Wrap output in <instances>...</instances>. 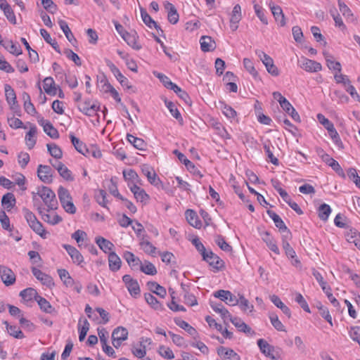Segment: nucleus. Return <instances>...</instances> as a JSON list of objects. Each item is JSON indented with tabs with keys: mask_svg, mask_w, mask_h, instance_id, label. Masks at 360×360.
Masks as SVG:
<instances>
[{
	"mask_svg": "<svg viewBox=\"0 0 360 360\" xmlns=\"http://www.w3.org/2000/svg\"><path fill=\"white\" fill-rule=\"evenodd\" d=\"M37 195L40 196L44 204L48 207V210L58 208L56 194L50 188L43 186L39 188Z\"/></svg>",
	"mask_w": 360,
	"mask_h": 360,
	"instance_id": "1",
	"label": "nucleus"
},
{
	"mask_svg": "<svg viewBox=\"0 0 360 360\" xmlns=\"http://www.w3.org/2000/svg\"><path fill=\"white\" fill-rule=\"evenodd\" d=\"M58 195L62 207L65 212L70 214L76 212V207L72 201V197L68 189L60 186L58 190Z\"/></svg>",
	"mask_w": 360,
	"mask_h": 360,
	"instance_id": "2",
	"label": "nucleus"
},
{
	"mask_svg": "<svg viewBox=\"0 0 360 360\" xmlns=\"http://www.w3.org/2000/svg\"><path fill=\"white\" fill-rule=\"evenodd\" d=\"M202 260L206 262L214 272H218L225 268V262L212 250H208L202 257Z\"/></svg>",
	"mask_w": 360,
	"mask_h": 360,
	"instance_id": "3",
	"label": "nucleus"
},
{
	"mask_svg": "<svg viewBox=\"0 0 360 360\" xmlns=\"http://www.w3.org/2000/svg\"><path fill=\"white\" fill-rule=\"evenodd\" d=\"M313 276L315 277L317 282L319 283L323 291L326 294L329 301L335 307H339L340 303L338 300L333 295L331 292L330 287L327 284V283L324 281L323 277L321 274L316 269H313L312 271Z\"/></svg>",
	"mask_w": 360,
	"mask_h": 360,
	"instance_id": "4",
	"label": "nucleus"
},
{
	"mask_svg": "<svg viewBox=\"0 0 360 360\" xmlns=\"http://www.w3.org/2000/svg\"><path fill=\"white\" fill-rule=\"evenodd\" d=\"M255 53L265 65L266 69L269 74L274 77L279 75L280 72L278 68L274 65V60L271 57L260 50H256Z\"/></svg>",
	"mask_w": 360,
	"mask_h": 360,
	"instance_id": "5",
	"label": "nucleus"
},
{
	"mask_svg": "<svg viewBox=\"0 0 360 360\" xmlns=\"http://www.w3.org/2000/svg\"><path fill=\"white\" fill-rule=\"evenodd\" d=\"M5 96L7 103L10 105L11 109L18 115L20 116V106L18 104L15 93L13 89L9 84H5Z\"/></svg>",
	"mask_w": 360,
	"mask_h": 360,
	"instance_id": "6",
	"label": "nucleus"
},
{
	"mask_svg": "<svg viewBox=\"0 0 360 360\" xmlns=\"http://www.w3.org/2000/svg\"><path fill=\"white\" fill-rule=\"evenodd\" d=\"M128 338V330L127 328L119 326L115 328L112 333V342L115 348L121 346L123 341Z\"/></svg>",
	"mask_w": 360,
	"mask_h": 360,
	"instance_id": "7",
	"label": "nucleus"
},
{
	"mask_svg": "<svg viewBox=\"0 0 360 360\" xmlns=\"http://www.w3.org/2000/svg\"><path fill=\"white\" fill-rule=\"evenodd\" d=\"M269 217L274 221L275 226L279 229V231L283 233L285 237H292L290 231L285 226L282 219L275 212L268 210L266 211Z\"/></svg>",
	"mask_w": 360,
	"mask_h": 360,
	"instance_id": "8",
	"label": "nucleus"
},
{
	"mask_svg": "<svg viewBox=\"0 0 360 360\" xmlns=\"http://www.w3.org/2000/svg\"><path fill=\"white\" fill-rule=\"evenodd\" d=\"M173 153L176 155L181 162H182L186 167V169L194 175L198 176L200 178L202 177V174L195 165L190 161L186 157L181 153L179 150L176 149L173 151Z\"/></svg>",
	"mask_w": 360,
	"mask_h": 360,
	"instance_id": "9",
	"label": "nucleus"
},
{
	"mask_svg": "<svg viewBox=\"0 0 360 360\" xmlns=\"http://www.w3.org/2000/svg\"><path fill=\"white\" fill-rule=\"evenodd\" d=\"M214 296L231 306L238 305V298L229 290H219L214 292Z\"/></svg>",
	"mask_w": 360,
	"mask_h": 360,
	"instance_id": "10",
	"label": "nucleus"
},
{
	"mask_svg": "<svg viewBox=\"0 0 360 360\" xmlns=\"http://www.w3.org/2000/svg\"><path fill=\"white\" fill-rule=\"evenodd\" d=\"M142 173L147 177L150 184L155 186L162 184V181L156 174L155 170L148 165H143L141 167Z\"/></svg>",
	"mask_w": 360,
	"mask_h": 360,
	"instance_id": "11",
	"label": "nucleus"
},
{
	"mask_svg": "<svg viewBox=\"0 0 360 360\" xmlns=\"http://www.w3.org/2000/svg\"><path fill=\"white\" fill-rule=\"evenodd\" d=\"M39 179L45 184H50L53 181V170L49 165H39L37 168Z\"/></svg>",
	"mask_w": 360,
	"mask_h": 360,
	"instance_id": "12",
	"label": "nucleus"
},
{
	"mask_svg": "<svg viewBox=\"0 0 360 360\" xmlns=\"http://www.w3.org/2000/svg\"><path fill=\"white\" fill-rule=\"evenodd\" d=\"M128 186L129 187L130 191L133 193L134 198L138 202H141L143 204H146L148 202L150 197L143 188H141L136 184H134L131 186L129 183H128Z\"/></svg>",
	"mask_w": 360,
	"mask_h": 360,
	"instance_id": "13",
	"label": "nucleus"
},
{
	"mask_svg": "<svg viewBox=\"0 0 360 360\" xmlns=\"http://www.w3.org/2000/svg\"><path fill=\"white\" fill-rule=\"evenodd\" d=\"M300 66L303 70L309 72H316L322 69V65L320 63L304 57L300 62Z\"/></svg>",
	"mask_w": 360,
	"mask_h": 360,
	"instance_id": "14",
	"label": "nucleus"
},
{
	"mask_svg": "<svg viewBox=\"0 0 360 360\" xmlns=\"http://www.w3.org/2000/svg\"><path fill=\"white\" fill-rule=\"evenodd\" d=\"M0 276L3 283L6 285H11L15 281V275L8 267L0 265Z\"/></svg>",
	"mask_w": 360,
	"mask_h": 360,
	"instance_id": "15",
	"label": "nucleus"
},
{
	"mask_svg": "<svg viewBox=\"0 0 360 360\" xmlns=\"http://www.w3.org/2000/svg\"><path fill=\"white\" fill-rule=\"evenodd\" d=\"M38 122L43 127L44 132L51 139H56L59 138V133L58 130L49 120H45L44 118H41L38 120Z\"/></svg>",
	"mask_w": 360,
	"mask_h": 360,
	"instance_id": "16",
	"label": "nucleus"
},
{
	"mask_svg": "<svg viewBox=\"0 0 360 360\" xmlns=\"http://www.w3.org/2000/svg\"><path fill=\"white\" fill-rule=\"evenodd\" d=\"M262 240L266 243V246L276 255L280 254L279 249L276 242L269 231H263L260 233Z\"/></svg>",
	"mask_w": 360,
	"mask_h": 360,
	"instance_id": "17",
	"label": "nucleus"
},
{
	"mask_svg": "<svg viewBox=\"0 0 360 360\" xmlns=\"http://www.w3.org/2000/svg\"><path fill=\"white\" fill-rule=\"evenodd\" d=\"M241 17V7L239 4H236L233 8L230 19V28L232 31H236L238 29V24L240 21Z\"/></svg>",
	"mask_w": 360,
	"mask_h": 360,
	"instance_id": "18",
	"label": "nucleus"
},
{
	"mask_svg": "<svg viewBox=\"0 0 360 360\" xmlns=\"http://www.w3.org/2000/svg\"><path fill=\"white\" fill-rule=\"evenodd\" d=\"M95 242L104 253L109 255L110 252H114L115 245L109 240L98 236L95 238Z\"/></svg>",
	"mask_w": 360,
	"mask_h": 360,
	"instance_id": "19",
	"label": "nucleus"
},
{
	"mask_svg": "<svg viewBox=\"0 0 360 360\" xmlns=\"http://www.w3.org/2000/svg\"><path fill=\"white\" fill-rule=\"evenodd\" d=\"M31 270L35 278L37 280L40 281L42 283V284L46 285L49 287L53 285V279L50 276L42 272L41 270L36 267H32Z\"/></svg>",
	"mask_w": 360,
	"mask_h": 360,
	"instance_id": "20",
	"label": "nucleus"
},
{
	"mask_svg": "<svg viewBox=\"0 0 360 360\" xmlns=\"http://www.w3.org/2000/svg\"><path fill=\"white\" fill-rule=\"evenodd\" d=\"M0 8L4 11V14L11 23L13 25L16 24V18L14 12L6 0H0Z\"/></svg>",
	"mask_w": 360,
	"mask_h": 360,
	"instance_id": "21",
	"label": "nucleus"
},
{
	"mask_svg": "<svg viewBox=\"0 0 360 360\" xmlns=\"http://www.w3.org/2000/svg\"><path fill=\"white\" fill-rule=\"evenodd\" d=\"M109 269L112 272L119 271L122 266L120 257L115 252H110L108 257Z\"/></svg>",
	"mask_w": 360,
	"mask_h": 360,
	"instance_id": "22",
	"label": "nucleus"
},
{
	"mask_svg": "<svg viewBox=\"0 0 360 360\" xmlns=\"http://www.w3.org/2000/svg\"><path fill=\"white\" fill-rule=\"evenodd\" d=\"M270 9L276 22L281 26L285 25V18L282 8L279 6L271 5Z\"/></svg>",
	"mask_w": 360,
	"mask_h": 360,
	"instance_id": "23",
	"label": "nucleus"
},
{
	"mask_svg": "<svg viewBox=\"0 0 360 360\" xmlns=\"http://www.w3.org/2000/svg\"><path fill=\"white\" fill-rule=\"evenodd\" d=\"M185 216L188 223L195 229H200L202 222L199 219L195 211L188 209L185 212Z\"/></svg>",
	"mask_w": 360,
	"mask_h": 360,
	"instance_id": "24",
	"label": "nucleus"
},
{
	"mask_svg": "<svg viewBox=\"0 0 360 360\" xmlns=\"http://www.w3.org/2000/svg\"><path fill=\"white\" fill-rule=\"evenodd\" d=\"M165 8L168 12V21L172 25L176 24L179 22V15L175 6L172 3L167 1L165 4Z\"/></svg>",
	"mask_w": 360,
	"mask_h": 360,
	"instance_id": "25",
	"label": "nucleus"
},
{
	"mask_svg": "<svg viewBox=\"0 0 360 360\" xmlns=\"http://www.w3.org/2000/svg\"><path fill=\"white\" fill-rule=\"evenodd\" d=\"M200 44L203 52L212 51L216 49L215 41L210 36H202L200 39Z\"/></svg>",
	"mask_w": 360,
	"mask_h": 360,
	"instance_id": "26",
	"label": "nucleus"
},
{
	"mask_svg": "<svg viewBox=\"0 0 360 360\" xmlns=\"http://www.w3.org/2000/svg\"><path fill=\"white\" fill-rule=\"evenodd\" d=\"M257 345L262 354L270 357L272 360L276 359V356L271 354L274 347L269 345L266 340L264 339H259L257 340Z\"/></svg>",
	"mask_w": 360,
	"mask_h": 360,
	"instance_id": "27",
	"label": "nucleus"
},
{
	"mask_svg": "<svg viewBox=\"0 0 360 360\" xmlns=\"http://www.w3.org/2000/svg\"><path fill=\"white\" fill-rule=\"evenodd\" d=\"M63 247L68 252L74 263L77 264H82L83 262V257L75 247L67 244L63 245Z\"/></svg>",
	"mask_w": 360,
	"mask_h": 360,
	"instance_id": "28",
	"label": "nucleus"
},
{
	"mask_svg": "<svg viewBox=\"0 0 360 360\" xmlns=\"http://www.w3.org/2000/svg\"><path fill=\"white\" fill-rule=\"evenodd\" d=\"M141 15L143 22L150 28H155L158 31L160 30L162 33H163V30L161 29L160 26L152 19V18L148 15L146 10L143 8H141Z\"/></svg>",
	"mask_w": 360,
	"mask_h": 360,
	"instance_id": "29",
	"label": "nucleus"
},
{
	"mask_svg": "<svg viewBox=\"0 0 360 360\" xmlns=\"http://www.w3.org/2000/svg\"><path fill=\"white\" fill-rule=\"evenodd\" d=\"M174 323L181 328L185 330L189 335H191L195 340H196L198 335L195 328L188 324L186 321L180 318H175Z\"/></svg>",
	"mask_w": 360,
	"mask_h": 360,
	"instance_id": "30",
	"label": "nucleus"
},
{
	"mask_svg": "<svg viewBox=\"0 0 360 360\" xmlns=\"http://www.w3.org/2000/svg\"><path fill=\"white\" fill-rule=\"evenodd\" d=\"M79 331V340L82 342L86 335L88 330H89V323L87 319L84 317H81L79 320L78 325Z\"/></svg>",
	"mask_w": 360,
	"mask_h": 360,
	"instance_id": "31",
	"label": "nucleus"
},
{
	"mask_svg": "<svg viewBox=\"0 0 360 360\" xmlns=\"http://www.w3.org/2000/svg\"><path fill=\"white\" fill-rule=\"evenodd\" d=\"M346 240L354 243V245L360 250V233L356 229H349L345 234Z\"/></svg>",
	"mask_w": 360,
	"mask_h": 360,
	"instance_id": "32",
	"label": "nucleus"
},
{
	"mask_svg": "<svg viewBox=\"0 0 360 360\" xmlns=\"http://www.w3.org/2000/svg\"><path fill=\"white\" fill-rule=\"evenodd\" d=\"M37 134V127L35 125L32 124L30 126L29 131L25 135V142L27 148L29 149H32L36 144V137L35 135Z\"/></svg>",
	"mask_w": 360,
	"mask_h": 360,
	"instance_id": "33",
	"label": "nucleus"
},
{
	"mask_svg": "<svg viewBox=\"0 0 360 360\" xmlns=\"http://www.w3.org/2000/svg\"><path fill=\"white\" fill-rule=\"evenodd\" d=\"M95 311L99 314L100 317H91L92 320L97 324H106L110 320V314L101 307H96Z\"/></svg>",
	"mask_w": 360,
	"mask_h": 360,
	"instance_id": "34",
	"label": "nucleus"
},
{
	"mask_svg": "<svg viewBox=\"0 0 360 360\" xmlns=\"http://www.w3.org/2000/svg\"><path fill=\"white\" fill-rule=\"evenodd\" d=\"M16 200L12 193H7L1 198V205L7 211H10L15 205Z\"/></svg>",
	"mask_w": 360,
	"mask_h": 360,
	"instance_id": "35",
	"label": "nucleus"
},
{
	"mask_svg": "<svg viewBox=\"0 0 360 360\" xmlns=\"http://www.w3.org/2000/svg\"><path fill=\"white\" fill-rule=\"evenodd\" d=\"M147 286L152 292L156 294L160 297L163 298L167 295L166 289L155 281H148L147 283Z\"/></svg>",
	"mask_w": 360,
	"mask_h": 360,
	"instance_id": "36",
	"label": "nucleus"
},
{
	"mask_svg": "<svg viewBox=\"0 0 360 360\" xmlns=\"http://www.w3.org/2000/svg\"><path fill=\"white\" fill-rule=\"evenodd\" d=\"M165 104L169 110L171 115L179 122L181 125H183L184 124V120L183 117L177 109L176 105L169 101L165 100Z\"/></svg>",
	"mask_w": 360,
	"mask_h": 360,
	"instance_id": "37",
	"label": "nucleus"
},
{
	"mask_svg": "<svg viewBox=\"0 0 360 360\" xmlns=\"http://www.w3.org/2000/svg\"><path fill=\"white\" fill-rule=\"evenodd\" d=\"M127 141L133 145V146L140 150H146L147 143L141 138L136 137L131 134H127Z\"/></svg>",
	"mask_w": 360,
	"mask_h": 360,
	"instance_id": "38",
	"label": "nucleus"
},
{
	"mask_svg": "<svg viewBox=\"0 0 360 360\" xmlns=\"http://www.w3.org/2000/svg\"><path fill=\"white\" fill-rule=\"evenodd\" d=\"M231 322L240 332L245 333L246 334L254 333V332L252 330V328L248 325H247L245 322H243L240 318L234 317L233 319H231Z\"/></svg>",
	"mask_w": 360,
	"mask_h": 360,
	"instance_id": "39",
	"label": "nucleus"
},
{
	"mask_svg": "<svg viewBox=\"0 0 360 360\" xmlns=\"http://www.w3.org/2000/svg\"><path fill=\"white\" fill-rule=\"evenodd\" d=\"M270 300L274 304V305H276L278 308L281 309L283 314H285L288 318H290V309L281 301L278 296L276 295H271Z\"/></svg>",
	"mask_w": 360,
	"mask_h": 360,
	"instance_id": "40",
	"label": "nucleus"
},
{
	"mask_svg": "<svg viewBox=\"0 0 360 360\" xmlns=\"http://www.w3.org/2000/svg\"><path fill=\"white\" fill-rule=\"evenodd\" d=\"M3 323L6 326V330L11 336L17 339H22L25 338L23 333L17 326L10 325L6 321H4Z\"/></svg>",
	"mask_w": 360,
	"mask_h": 360,
	"instance_id": "41",
	"label": "nucleus"
},
{
	"mask_svg": "<svg viewBox=\"0 0 360 360\" xmlns=\"http://www.w3.org/2000/svg\"><path fill=\"white\" fill-rule=\"evenodd\" d=\"M323 56L325 57L328 68L330 70L338 71V72L340 73L342 70L340 63L334 61L333 56L327 52H323Z\"/></svg>",
	"mask_w": 360,
	"mask_h": 360,
	"instance_id": "42",
	"label": "nucleus"
},
{
	"mask_svg": "<svg viewBox=\"0 0 360 360\" xmlns=\"http://www.w3.org/2000/svg\"><path fill=\"white\" fill-rule=\"evenodd\" d=\"M36 301L37 302L40 309L47 313V314H53L56 312L55 309L52 307L49 301H47L45 298L37 296L36 298Z\"/></svg>",
	"mask_w": 360,
	"mask_h": 360,
	"instance_id": "43",
	"label": "nucleus"
},
{
	"mask_svg": "<svg viewBox=\"0 0 360 360\" xmlns=\"http://www.w3.org/2000/svg\"><path fill=\"white\" fill-rule=\"evenodd\" d=\"M44 89L49 95L55 96L56 94V87L52 77H47L44 79Z\"/></svg>",
	"mask_w": 360,
	"mask_h": 360,
	"instance_id": "44",
	"label": "nucleus"
},
{
	"mask_svg": "<svg viewBox=\"0 0 360 360\" xmlns=\"http://www.w3.org/2000/svg\"><path fill=\"white\" fill-rule=\"evenodd\" d=\"M284 105L281 107L283 110L288 113L295 122H300V117L294 107L289 101H283Z\"/></svg>",
	"mask_w": 360,
	"mask_h": 360,
	"instance_id": "45",
	"label": "nucleus"
},
{
	"mask_svg": "<svg viewBox=\"0 0 360 360\" xmlns=\"http://www.w3.org/2000/svg\"><path fill=\"white\" fill-rule=\"evenodd\" d=\"M70 138L72 145L75 146V149L80 153L83 154L86 156V153L89 152V149L86 148V146L79 139L75 137L73 134L70 135Z\"/></svg>",
	"mask_w": 360,
	"mask_h": 360,
	"instance_id": "46",
	"label": "nucleus"
},
{
	"mask_svg": "<svg viewBox=\"0 0 360 360\" xmlns=\"http://www.w3.org/2000/svg\"><path fill=\"white\" fill-rule=\"evenodd\" d=\"M58 24L60 25V29L63 30L64 34L65 35L67 39L73 44L74 42L76 41V39L75 38L73 34L72 33L68 23L63 20H60L58 21Z\"/></svg>",
	"mask_w": 360,
	"mask_h": 360,
	"instance_id": "47",
	"label": "nucleus"
},
{
	"mask_svg": "<svg viewBox=\"0 0 360 360\" xmlns=\"http://www.w3.org/2000/svg\"><path fill=\"white\" fill-rule=\"evenodd\" d=\"M123 258L127 261L128 264L134 268L141 264V260L139 257H136L134 253L129 251H125L123 254Z\"/></svg>",
	"mask_w": 360,
	"mask_h": 360,
	"instance_id": "48",
	"label": "nucleus"
},
{
	"mask_svg": "<svg viewBox=\"0 0 360 360\" xmlns=\"http://www.w3.org/2000/svg\"><path fill=\"white\" fill-rule=\"evenodd\" d=\"M40 34L46 43L49 44L56 51L60 53V50L58 42L56 41V39H53L51 37L49 33L45 29H41Z\"/></svg>",
	"mask_w": 360,
	"mask_h": 360,
	"instance_id": "49",
	"label": "nucleus"
},
{
	"mask_svg": "<svg viewBox=\"0 0 360 360\" xmlns=\"http://www.w3.org/2000/svg\"><path fill=\"white\" fill-rule=\"evenodd\" d=\"M20 296L25 302L32 301L33 299L36 300L37 296H39L37 292L32 288H26L20 292Z\"/></svg>",
	"mask_w": 360,
	"mask_h": 360,
	"instance_id": "50",
	"label": "nucleus"
},
{
	"mask_svg": "<svg viewBox=\"0 0 360 360\" xmlns=\"http://www.w3.org/2000/svg\"><path fill=\"white\" fill-rule=\"evenodd\" d=\"M219 108L223 114L229 119L235 118L237 115L236 111L224 101H219Z\"/></svg>",
	"mask_w": 360,
	"mask_h": 360,
	"instance_id": "51",
	"label": "nucleus"
},
{
	"mask_svg": "<svg viewBox=\"0 0 360 360\" xmlns=\"http://www.w3.org/2000/svg\"><path fill=\"white\" fill-rule=\"evenodd\" d=\"M122 39L134 49L140 50L141 49V46L137 42V37L136 36V33H125V35Z\"/></svg>",
	"mask_w": 360,
	"mask_h": 360,
	"instance_id": "52",
	"label": "nucleus"
},
{
	"mask_svg": "<svg viewBox=\"0 0 360 360\" xmlns=\"http://www.w3.org/2000/svg\"><path fill=\"white\" fill-rule=\"evenodd\" d=\"M291 237H285V235L282 236L283 248L285 250V253L288 258L295 257V251L291 247L288 243V240H290Z\"/></svg>",
	"mask_w": 360,
	"mask_h": 360,
	"instance_id": "53",
	"label": "nucleus"
},
{
	"mask_svg": "<svg viewBox=\"0 0 360 360\" xmlns=\"http://www.w3.org/2000/svg\"><path fill=\"white\" fill-rule=\"evenodd\" d=\"M145 300L146 302L155 310H162L163 307L157 298L150 293H145Z\"/></svg>",
	"mask_w": 360,
	"mask_h": 360,
	"instance_id": "54",
	"label": "nucleus"
},
{
	"mask_svg": "<svg viewBox=\"0 0 360 360\" xmlns=\"http://www.w3.org/2000/svg\"><path fill=\"white\" fill-rule=\"evenodd\" d=\"M58 273L60 280L67 287H71L73 285L74 280L70 276V274L67 270L64 269H58Z\"/></svg>",
	"mask_w": 360,
	"mask_h": 360,
	"instance_id": "55",
	"label": "nucleus"
},
{
	"mask_svg": "<svg viewBox=\"0 0 360 360\" xmlns=\"http://www.w3.org/2000/svg\"><path fill=\"white\" fill-rule=\"evenodd\" d=\"M140 266V270L147 275L154 276L157 274V269L155 265L148 261H145L144 264H141Z\"/></svg>",
	"mask_w": 360,
	"mask_h": 360,
	"instance_id": "56",
	"label": "nucleus"
},
{
	"mask_svg": "<svg viewBox=\"0 0 360 360\" xmlns=\"http://www.w3.org/2000/svg\"><path fill=\"white\" fill-rule=\"evenodd\" d=\"M49 154L56 159H60L63 157V151L56 143H49L46 145Z\"/></svg>",
	"mask_w": 360,
	"mask_h": 360,
	"instance_id": "57",
	"label": "nucleus"
},
{
	"mask_svg": "<svg viewBox=\"0 0 360 360\" xmlns=\"http://www.w3.org/2000/svg\"><path fill=\"white\" fill-rule=\"evenodd\" d=\"M217 245L224 252H231L233 250L232 247L226 242L224 237L221 235H217L214 239Z\"/></svg>",
	"mask_w": 360,
	"mask_h": 360,
	"instance_id": "58",
	"label": "nucleus"
},
{
	"mask_svg": "<svg viewBox=\"0 0 360 360\" xmlns=\"http://www.w3.org/2000/svg\"><path fill=\"white\" fill-rule=\"evenodd\" d=\"M38 210L39 214H41L42 219L44 221L52 225L57 224L62 221V218L59 215L55 214L53 217H51V216L49 214H43L40 207H39Z\"/></svg>",
	"mask_w": 360,
	"mask_h": 360,
	"instance_id": "59",
	"label": "nucleus"
},
{
	"mask_svg": "<svg viewBox=\"0 0 360 360\" xmlns=\"http://www.w3.org/2000/svg\"><path fill=\"white\" fill-rule=\"evenodd\" d=\"M29 226L33 230V231L39 235L41 238H46L47 232L45 231L42 224L39 220H37Z\"/></svg>",
	"mask_w": 360,
	"mask_h": 360,
	"instance_id": "60",
	"label": "nucleus"
},
{
	"mask_svg": "<svg viewBox=\"0 0 360 360\" xmlns=\"http://www.w3.org/2000/svg\"><path fill=\"white\" fill-rule=\"evenodd\" d=\"M140 246L145 253L154 256L156 253L157 248L148 240H144L143 238L140 242Z\"/></svg>",
	"mask_w": 360,
	"mask_h": 360,
	"instance_id": "61",
	"label": "nucleus"
},
{
	"mask_svg": "<svg viewBox=\"0 0 360 360\" xmlns=\"http://www.w3.org/2000/svg\"><path fill=\"white\" fill-rule=\"evenodd\" d=\"M123 176L125 181L134 183H140L139 177L136 172L132 169L123 171Z\"/></svg>",
	"mask_w": 360,
	"mask_h": 360,
	"instance_id": "62",
	"label": "nucleus"
},
{
	"mask_svg": "<svg viewBox=\"0 0 360 360\" xmlns=\"http://www.w3.org/2000/svg\"><path fill=\"white\" fill-rule=\"evenodd\" d=\"M318 212L319 217L323 221H326L331 212V208L328 205L323 203L319 206Z\"/></svg>",
	"mask_w": 360,
	"mask_h": 360,
	"instance_id": "63",
	"label": "nucleus"
},
{
	"mask_svg": "<svg viewBox=\"0 0 360 360\" xmlns=\"http://www.w3.org/2000/svg\"><path fill=\"white\" fill-rule=\"evenodd\" d=\"M72 238L75 239L80 248L84 245V242L87 239V233L82 230H77L72 234Z\"/></svg>",
	"mask_w": 360,
	"mask_h": 360,
	"instance_id": "64",
	"label": "nucleus"
}]
</instances>
